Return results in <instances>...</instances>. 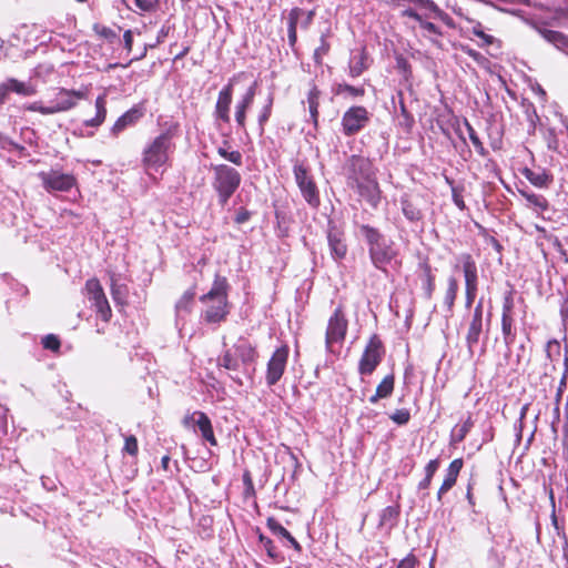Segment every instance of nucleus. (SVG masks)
<instances>
[{
  "mask_svg": "<svg viewBox=\"0 0 568 568\" xmlns=\"http://www.w3.org/2000/svg\"><path fill=\"white\" fill-rule=\"evenodd\" d=\"M257 359L256 347L245 337H240L217 357V366L225 368L234 383L242 386L241 375L252 377Z\"/></svg>",
  "mask_w": 568,
  "mask_h": 568,
  "instance_id": "nucleus-1",
  "label": "nucleus"
},
{
  "mask_svg": "<svg viewBox=\"0 0 568 568\" xmlns=\"http://www.w3.org/2000/svg\"><path fill=\"white\" fill-rule=\"evenodd\" d=\"M357 229L367 245L371 263L375 268L385 272L386 267L398 256L395 242L369 224H359Z\"/></svg>",
  "mask_w": 568,
  "mask_h": 568,
  "instance_id": "nucleus-2",
  "label": "nucleus"
},
{
  "mask_svg": "<svg viewBox=\"0 0 568 568\" xmlns=\"http://www.w3.org/2000/svg\"><path fill=\"white\" fill-rule=\"evenodd\" d=\"M174 149L175 145L171 130L160 133L148 142L142 151L141 159L145 173L148 175L163 173Z\"/></svg>",
  "mask_w": 568,
  "mask_h": 568,
  "instance_id": "nucleus-3",
  "label": "nucleus"
},
{
  "mask_svg": "<svg viewBox=\"0 0 568 568\" xmlns=\"http://www.w3.org/2000/svg\"><path fill=\"white\" fill-rule=\"evenodd\" d=\"M87 98V90H69L61 88L55 94V98L50 101L49 105H43L41 102L36 101L27 104L26 110L31 112H39L43 115H50L61 112H67L74 109L80 100Z\"/></svg>",
  "mask_w": 568,
  "mask_h": 568,
  "instance_id": "nucleus-4",
  "label": "nucleus"
},
{
  "mask_svg": "<svg viewBox=\"0 0 568 568\" xmlns=\"http://www.w3.org/2000/svg\"><path fill=\"white\" fill-rule=\"evenodd\" d=\"M212 186L217 194L219 204L224 206L239 189L242 181L241 174L226 164L212 165Z\"/></svg>",
  "mask_w": 568,
  "mask_h": 568,
  "instance_id": "nucleus-5",
  "label": "nucleus"
},
{
  "mask_svg": "<svg viewBox=\"0 0 568 568\" xmlns=\"http://www.w3.org/2000/svg\"><path fill=\"white\" fill-rule=\"evenodd\" d=\"M296 185L310 207L317 210L321 205L320 190L305 162L296 160L293 164Z\"/></svg>",
  "mask_w": 568,
  "mask_h": 568,
  "instance_id": "nucleus-6",
  "label": "nucleus"
},
{
  "mask_svg": "<svg viewBox=\"0 0 568 568\" xmlns=\"http://www.w3.org/2000/svg\"><path fill=\"white\" fill-rule=\"evenodd\" d=\"M491 322V313L488 312L486 320L484 321V300L480 298L478 303L476 304L471 318L468 324V329L466 333V345L468 348V352L470 354L474 353L475 347L479 343V338L481 333L484 332V328L486 327V332L489 331Z\"/></svg>",
  "mask_w": 568,
  "mask_h": 568,
  "instance_id": "nucleus-7",
  "label": "nucleus"
},
{
  "mask_svg": "<svg viewBox=\"0 0 568 568\" xmlns=\"http://www.w3.org/2000/svg\"><path fill=\"white\" fill-rule=\"evenodd\" d=\"M344 170L348 186L376 175L372 161L359 154L348 156Z\"/></svg>",
  "mask_w": 568,
  "mask_h": 568,
  "instance_id": "nucleus-8",
  "label": "nucleus"
},
{
  "mask_svg": "<svg viewBox=\"0 0 568 568\" xmlns=\"http://www.w3.org/2000/svg\"><path fill=\"white\" fill-rule=\"evenodd\" d=\"M84 295L90 306L94 308L97 316L103 322H109L112 316V311L99 280L90 278L85 282Z\"/></svg>",
  "mask_w": 568,
  "mask_h": 568,
  "instance_id": "nucleus-9",
  "label": "nucleus"
},
{
  "mask_svg": "<svg viewBox=\"0 0 568 568\" xmlns=\"http://www.w3.org/2000/svg\"><path fill=\"white\" fill-rule=\"evenodd\" d=\"M371 113L365 106L353 105L342 115L341 126L345 136H354L366 128L369 123Z\"/></svg>",
  "mask_w": 568,
  "mask_h": 568,
  "instance_id": "nucleus-10",
  "label": "nucleus"
},
{
  "mask_svg": "<svg viewBox=\"0 0 568 568\" xmlns=\"http://www.w3.org/2000/svg\"><path fill=\"white\" fill-rule=\"evenodd\" d=\"M39 178L43 189L49 193L69 192L72 187L77 186L78 183L73 174L53 169L48 172H40Z\"/></svg>",
  "mask_w": 568,
  "mask_h": 568,
  "instance_id": "nucleus-11",
  "label": "nucleus"
},
{
  "mask_svg": "<svg viewBox=\"0 0 568 568\" xmlns=\"http://www.w3.org/2000/svg\"><path fill=\"white\" fill-rule=\"evenodd\" d=\"M384 347L377 335H373L359 359L358 372L361 375H371L382 361Z\"/></svg>",
  "mask_w": 568,
  "mask_h": 568,
  "instance_id": "nucleus-12",
  "label": "nucleus"
},
{
  "mask_svg": "<svg viewBox=\"0 0 568 568\" xmlns=\"http://www.w3.org/2000/svg\"><path fill=\"white\" fill-rule=\"evenodd\" d=\"M288 355L290 348L287 345H282L273 352L266 365L265 382L267 386L272 387L281 381L286 369Z\"/></svg>",
  "mask_w": 568,
  "mask_h": 568,
  "instance_id": "nucleus-13",
  "label": "nucleus"
},
{
  "mask_svg": "<svg viewBox=\"0 0 568 568\" xmlns=\"http://www.w3.org/2000/svg\"><path fill=\"white\" fill-rule=\"evenodd\" d=\"M348 327V321L338 306L331 315L326 328L325 344L328 351L332 349L334 343H341L344 341Z\"/></svg>",
  "mask_w": 568,
  "mask_h": 568,
  "instance_id": "nucleus-14",
  "label": "nucleus"
},
{
  "mask_svg": "<svg viewBox=\"0 0 568 568\" xmlns=\"http://www.w3.org/2000/svg\"><path fill=\"white\" fill-rule=\"evenodd\" d=\"M203 304L205 310H203L201 318L206 324L217 325L224 322L230 313L227 300H210Z\"/></svg>",
  "mask_w": 568,
  "mask_h": 568,
  "instance_id": "nucleus-15",
  "label": "nucleus"
},
{
  "mask_svg": "<svg viewBox=\"0 0 568 568\" xmlns=\"http://www.w3.org/2000/svg\"><path fill=\"white\" fill-rule=\"evenodd\" d=\"M236 81V77L229 80V83L222 88L219 92L217 101L215 104V116L224 123H230V105L233 98V84Z\"/></svg>",
  "mask_w": 568,
  "mask_h": 568,
  "instance_id": "nucleus-16",
  "label": "nucleus"
},
{
  "mask_svg": "<svg viewBox=\"0 0 568 568\" xmlns=\"http://www.w3.org/2000/svg\"><path fill=\"white\" fill-rule=\"evenodd\" d=\"M327 243L331 256L334 261L339 262L345 258L347 245L342 230L329 224L327 230Z\"/></svg>",
  "mask_w": 568,
  "mask_h": 568,
  "instance_id": "nucleus-17",
  "label": "nucleus"
},
{
  "mask_svg": "<svg viewBox=\"0 0 568 568\" xmlns=\"http://www.w3.org/2000/svg\"><path fill=\"white\" fill-rule=\"evenodd\" d=\"M371 206L377 207L381 202V190L376 175L363 180L352 186Z\"/></svg>",
  "mask_w": 568,
  "mask_h": 568,
  "instance_id": "nucleus-18",
  "label": "nucleus"
},
{
  "mask_svg": "<svg viewBox=\"0 0 568 568\" xmlns=\"http://www.w3.org/2000/svg\"><path fill=\"white\" fill-rule=\"evenodd\" d=\"M457 261L465 277V290L478 291V271L477 264L469 253H462L457 256Z\"/></svg>",
  "mask_w": 568,
  "mask_h": 568,
  "instance_id": "nucleus-19",
  "label": "nucleus"
},
{
  "mask_svg": "<svg viewBox=\"0 0 568 568\" xmlns=\"http://www.w3.org/2000/svg\"><path fill=\"white\" fill-rule=\"evenodd\" d=\"M195 292L190 288L183 293L175 304V325L181 331L187 321L194 305Z\"/></svg>",
  "mask_w": 568,
  "mask_h": 568,
  "instance_id": "nucleus-20",
  "label": "nucleus"
},
{
  "mask_svg": "<svg viewBox=\"0 0 568 568\" xmlns=\"http://www.w3.org/2000/svg\"><path fill=\"white\" fill-rule=\"evenodd\" d=\"M256 87L257 82L254 81L241 100L237 101L235 105V121L240 129H245V121H246V111L251 108L253 104L255 94H256Z\"/></svg>",
  "mask_w": 568,
  "mask_h": 568,
  "instance_id": "nucleus-21",
  "label": "nucleus"
},
{
  "mask_svg": "<svg viewBox=\"0 0 568 568\" xmlns=\"http://www.w3.org/2000/svg\"><path fill=\"white\" fill-rule=\"evenodd\" d=\"M144 115L143 108L141 105H134L126 112H124L111 128V133L118 135L126 128L133 126Z\"/></svg>",
  "mask_w": 568,
  "mask_h": 568,
  "instance_id": "nucleus-22",
  "label": "nucleus"
},
{
  "mask_svg": "<svg viewBox=\"0 0 568 568\" xmlns=\"http://www.w3.org/2000/svg\"><path fill=\"white\" fill-rule=\"evenodd\" d=\"M189 419L194 420L196 424L201 436L204 440L209 442L210 445L216 446L217 442L214 436L212 423L209 418V416L203 412H194L190 417L185 418V422L187 423Z\"/></svg>",
  "mask_w": 568,
  "mask_h": 568,
  "instance_id": "nucleus-23",
  "label": "nucleus"
},
{
  "mask_svg": "<svg viewBox=\"0 0 568 568\" xmlns=\"http://www.w3.org/2000/svg\"><path fill=\"white\" fill-rule=\"evenodd\" d=\"M463 464L464 463H463L462 458H456L449 464V466L446 470L444 481L437 493V499L439 501L442 500L443 496L448 490H450L454 487V485L456 484L457 477L463 468Z\"/></svg>",
  "mask_w": 568,
  "mask_h": 568,
  "instance_id": "nucleus-24",
  "label": "nucleus"
},
{
  "mask_svg": "<svg viewBox=\"0 0 568 568\" xmlns=\"http://www.w3.org/2000/svg\"><path fill=\"white\" fill-rule=\"evenodd\" d=\"M229 283L226 277L215 275L211 290L200 297L202 303H207L210 300H227Z\"/></svg>",
  "mask_w": 568,
  "mask_h": 568,
  "instance_id": "nucleus-25",
  "label": "nucleus"
},
{
  "mask_svg": "<svg viewBox=\"0 0 568 568\" xmlns=\"http://www.w3.org/2000/svg\"><path fill=\"white\" fill-rule=\"evenodd\" d=\"M517 191H518L519 195L526 200V202H527L526 205L528 207L534 209L538 214H541L548 210L549 203H548V200L544 195L536 194L532 191H530L528 187H521V189L518 187Z\"/></svg>",
  "mask_w": 568,
  "mask_h": 568,
  "instance_id": "nucleus-26",
  "label": "nucleus"
},
{
  "mask_svg": "<svg viewBox=\"0 0 568 568\" xmlns=\"http://www.w3.org/2000/svg\"><path fill=\"white\" fill-rule=\"evenodd\" d=\"M559 27L568 28L566 22H558ZM536 31L549 43L554 44L556 48L560 49L564 47H568V36L555 31L549 30L542 27L534 26Z\"/></svg>",
  "mask_w": 568,
  "mask_h": 568,
  "instance_id": "nucleus-27",
  "label": "nucleus"
},
{
  "mask_svg": "<svg viewBox=\"0 0 568 568\" xmlns=\"http://www.w3.org/2000/svg\"><path fill=\"white\" fill-rule=\"evenodd\" d=\"M400 210L405 219L410 223H417L424 219V213L418 204L406 195L400 197Z\"/></svg>",
  "mask_w": 568,
  "mask_h": 568,
  "instance_id": "nucleus-28",
  "label": "nucleus"
},
{
  "mask_svg": "<svg viewBox=\"0 0 568 568\" xmlns=\"http://www.w3.org/2000/svg\"><path fill=\"white\" fill-rule=\"evenodd\" d=\"M395 386V377L393 374L386 375L383 381L377 385L376 392L368 398L371 404H376L379 399L388 398Z\"/></svg>",
  "mask_w": 568,
  "mask_h": 568,
  "instance_id": "nucleus-29",
  "label": "nucleus"
},
{
  "mask_svg": "<svg viewBox=\"0 0 568 568\" xmlns=\"http://www.w3.org/2000/svg\"><path fill=\"white\" fill-rule=\"evenodd\" d=\"M314 16V10L305 11L304 9L301 8H293L288 12L287 19H292L294 17V26L296 28L300 26L301 29L307 30L313 22Z\"/></svg>",
  "mask_w": 568,
  "mask_h": 568,
  "instance_id": "nucleus-30",
  "label": "nucleus"
},
{
  "mask_svg": "<svg viewBox=\"0 0 568 568\" xmlns=\"http://www.w3.org/2000/svg\"><path fill=\"white\" fill-rule=\"evenodd\" d=\"M524 176L537 187H548L552 182V176L545 170L534 171L528 168L523 170Z\"/></svg>",
  "mask_w": 568,
  "mask_h": 568,
  "instance_id": "nucleus-31",
  "label": "nucleus"
},
{
  "mask_svg": "<svg viewBox=\"0 0 568 568\" xmlns=\"http://www.w3.org/2000/svg\"><path fill=\"white\" fill-rule=\"evenodd\" d=\"M267 528L276 536L286 539L292 547L301 551L302 547L298 541L291 535V532L284 528L276 519L270 517L266 521Z\"/></svg>",
  "mask_w": 568,
  "mask_h": 568,
  "instance_id": "nucleus-32",
  "label": "nucleus"
},
{
  "mask_svg": "<svg viewBox=\"0 0 568 568\" xmlns=\"http://www.w3.org/2000/svg\"><path fill=\"white\" fill-rule=\"evenodd\" d=\"M348 68L352 78L359 77L368 68L367 55L364 50L352 54Z\"/></svg>",
  "mask_w": 568,
  "mask_h": 568,
  "instance_id": "nucleus-33",
  "label": "nucleus"
},
{
  "mask_svg": "<svg viewBox=\"0 0 568 568\" xmlns=\"http://www.w3.org/2000/svg\"><path fill=\"white\" fill-rule=\"evenodd\" d=\"M320 95L321 91L316 85H313L312 89L307 93V104L310 111L311 121L316 129L318 125V106H320Z\"/></svg>",
  "mask_w": 568,
  "mask_h": 568,
  "instance_id": "nucleus-34",
  "label": "nucleus"
},
{
  "mask_svg": "<svg viewBox=\"0 0 568 568\" xmlns=\"http://www.w3.org/2000/svg\"><path fill=\"white\" fill-rule=\"evenodd\" d=\"M418 26L423 30V36L425 38H427L434 45L438 48L442 47L440 37L443 36V32L439 27L426 19L420 21Z\"/></svg>",
  "mask_w": 568,
  "mask_h": 568,
  "instance_id": "nucleus-35",
  "label": "nucleus"
},
{
  "mask_svg": "<svg viewBox=\"0 0 568 568\" xmlns=\"http://www.w3.org/2000/svg\"><path fill=\"white\" fill-rule=\"evenodd\" d=\"M95 110V116L83 122L85 126L98 128L104 122L106 116V101L104 95L97 98Z\"/></svg>",
  "mask_w": 568,
  "mask_h": 568,
  "instance_id": "nucleus-36",
  "label": "nucleus"
},
{
  "mask_svg": "<svg viewBox=\"0 0 568 568\" xmlns=\"http://www.w3.org/2000/svg\"><path fill=\"white\" fill-rule=\"evenodd\" d=\"M399 516V506H387L379 514V526L392 529L396 524Z\"/></svg>",
  "mask_w": 568,
  "mask_h": 568,
  "instance_id": "nucleus-37",
  "label": "nucleus"
},
{
  "mask_svg": "<svg viewBox=\"0 0 568 568\" xmlns=\"http://www.w3.org/2000/svg\"><path fill=\"white\" fill-rule=\"evenodd\" d=\"M501 335L505 345L509 348L515 343L517 335L514 317L501 316Z\"/></svg>",
  "mask_w": 568,
  "mask_h": 568,
  "instance_id": "nucleus-38",
  "label": "nucleus"
},
{
  "mask_svg": "<svg viewBox=\"0 0 568 568\" xmlns=\"http://www.w3.org/2000/svg\"><path fill=\"white\" fill-rule=\"evenodd\" d=\"M11 90L21 97H32L37 93L36 87L31 82L19 81L16 78H9Z\"/></svg>",
  "mask_w": 568,
  "mask_h": 568,
  "instance_id": "nucleus-39",
  "label": "nucleus"
},
{
  "mask_svg": "<svg viewBox=\"0 0 568 568\" xmlns=\"http://www.w3.org/2000/svg\"><path fill=\"white\" fill-rule=\"evenodd\" d=\"M403 3H412L415 7H417L419 13L424 16V19H430L434 18V11L428 8V4L432 3L433 6H437L433 0H394L393 4L400 6Z\"/></svg>",
  "mask_w": 568,
  "mask_h": 568,
  "instance_id": "nucleus-40",
  "label": "nucleus"
},
{
  "mask_svg": "<svg viewBox=\"0 0 568 568\" xmlns=\"http://www.w3.org/2000/svg\"><path fill=\"white\" fill-rule=\"evenodd\" d=\"M464 125L466 128L468 138H469L471 144L474 145L475 150L477 151V153L483 158L487 156L488 151L484 146V143L481 142V140L479 139L475 129L473 128V125L469 123V121L467 119H464Z\"/></svg>",
  "mask_w": 568,
  "mask_h": 568,
  "instance_id": "nucleus-41",
  "label": "nucleus"
},
{
  "mask_svg": "<svg viewBox=\"0 0 568 568\" xmlns=\"http://www.w3.org/2000/svg\"><path fill=\"white\" fill-rule=\"evenodd\" d=\"M126 8L135 12H151L155 9L159 0H123Z\"/></svg>",
  "mask_w": 568,
  "mask_h": 568,
  "instance_id": "nucleus-42",
  "label": "nucleus"
},
{
  "mask_svg": "<svg viewBox=\"0 0 568 568\" xmlns=\"http://www.w3.org/2000/svg\"><path fill=\"white\" fill-rule=\"evenodd\" d=\"M273 102H274V95H273V93H270L266 98L265 104L261 109L258 116H257L260 134L264 133V126H265L266 122L270 120V116L272 114Z\"/></svg>",
  "mask_w": 568,
  "mask_h": 568,
  "instance_id": "nucleus-43",
  "label": "nucleus"
},
{
  "mask_svg": "<svg viewBox=\"0 0 568 568\" xmlns=\"http://www.w3.org/2000/svg\"><path fill=\"white\" fill-rule=\"evenodd\" d=\"M458 292V282L455 277H449L447 282V290L444 297V304L447 306L448 312L453 311L455 300Z\"/></svg>",
  "mask_w": 568,
  "mask_h": 568,
  "instance_id": "nucleus-44",
  "label": "nucleus"
},
{
  "mask_svg": "<svg viewBox=\"0 0 568 568\" xmlns=\"http://www.w3.org/2000/svg\"><path fill=\"white\" fill-rule=\"evenodd\" d=\"M335 93L338 95H345L346 98H361L365 94V90L362 87H354L347 83H339L335 88Z\"/></svg>",
  "mask_w": 568,
  "mask_h": 568,
  "instance_id": "nucleus-45",
  "label": "nucleus"
},
{
  "mask_svg": "<svg viewBox=\"0 0 568 568\" xmlns=\"http://www.w3.org/2000/svg\"><path fill=\"white\" fill-rule=\"evenodd\" d=\"M473 427V420L470 417H468L460 426H456L450 435V442L453 444L462 443L466 435L469 433V430Z\"/></svg>",
  "mask_w": 568,
  "mask_h": 568,
  "instance_id": "nucleus-46",
  "label": "nucleus"
},
{
  "mask_svg": "<svg viewBox=\"0 0 568 568\" xmlns=\"http://www.w3.org/2000/svg\"><path fill=\"white\" fill-rule=\"evenodd\" d=\"M424 276H423V288L427 298H430L433 292L435 290V277L432 274V268L428 264L423 265Z\"/></svg>",
  "mask_w": 568,
  "mask_h": 568,
  "instance_id": "nucleus-47",
  "label": "nucleus"
},
{
  "mask_svg": "<svg viewBox=\"0 0 568 568\" xmlns=\"http://www.w3.org/2000/svg\"><path fill=\"white\" fill-rule=\"evenodd\" d=\"M465 22L466 26L460 27L459 29L463 33H465L468 37L476 36L477 33L485 29L479 21L471 19L470 17H465Z\"/></svg>",
  "mask_w": 568,
  "mask_h": 568,
  "instance_id": "nucleus-48",
  "label": "nucleus"
},
{
  "mask_svg": "<svg viewBox=\"0 0 568 568\" xmlns=\"http://www.w3.org/2000/svg\"><path fill=\"white\" fill-rule=\"evenodd\" d=\"M398 95H399V111H400V116L403 119L399 121V124L402 126H405L407 130H410L414 124V118L408 112V110L404 103L403 93L398 92Z\"/></svg>",
  "mask_w": 568,
  "mask_h": 568,
  "instance_id": "nucleus-49",
  "label": "nucleus"
},
{
  "mask_svg": "<svg viewBox=\"0 0 568 568\" xmlns=\"http://www.w3.org/2000/svg\"><path fill=\"white\" fill-rule=\"evenodd\" d=\"M217 153L219 155H221L223 159H225L226 161L235 164V165H242L243 163V155L240 151H229L227 149L225 148H222L220 146L217 149Z\"/></svg>",
  "mask_w": 568,
  "mask_h": 568,
  "instance_id": "nucleus-50",
  "label": "nucleus"
},
{
  "mask_svg": "<svg viewBox=\"0 0 568 568\" xmlns=\"http://www.w3.org/2000/svg\"><path fill=\"white\" fill-rule=\"evenodd\" d=\"M488 568H504L505 557L496 549L490 548L487 554Z\"/></svg>",
  "mask_w": 568,
  "mask_h": 568,
  "instance_id": "nucleus-51",
  "label": "nucleus"
},
{
  "mask_svg": "<svg viewBox=\"0 0 568 568\" xmlns=\"http://www.w3.org/2000/svg\"><path fill=\"white\" fill-rule=\"evenodd\" d=\"M427 4H428V8H430L434 11V19L440 20L449 29L457 28V24L455 23V21L445 11H443L438 6H433L432 3H427Z\"/></svg>",
  "mask_w": 568,
  "mask_h": 568,
  "instance_id": "nucleus-52",
  "label": "nucleus"
},
{
  "mask_svg": "<svg viewBox=\"0 0 568 568\" xmlns=\"http://www.w3.org/2000/svg\"><path fill=\"white\" fill-rule=\"evenodd\" d=\"M427 4H428V8H430L434 11V19L440 20L449 29L457 28V24L455 23V21L445 11H443L438 6H433L432 3H427Z\"/></svg>",
  "mask_w": 568,
  "mask_h": 568,
  "instance_id": "nucleus-53",
  "label": "nucleus"
},
{
  "mask_svg": "<svg viewBox=\"0 0 568 568\" xmlns=\"http://www.w3.org/2000/svg\"><path fill=\"white\" fill-rule=\"evenodd\" d=\"M258 540L263 545V547L270 558H272V559L278 558V552L276 551V547L274 546L272 539L264 536L263 534H260Z\"/></svg>",
  "mask_w": 568,
  "mask_h": 568,
  "instance_id": "nucleus-54",
  "label": "nucleus"
},
{
  "mask_svg": "<svg viewBox=\"0 0 568 568\" xmlns=\"http://www.w3.org/2000/svg\"><path fill=\"white\" fill-rule=\"evenodd\" d=\"M389 418L397 425H406L410 419V413L406 408L396 409Z\"/></svg>",
  "mask_w": 568,
  "mask_h": 568,
  "instance_id": "nucleus-55",
  "label": "nucleus"
},
{
  "mask_svg": "<svg viewBox=\"0 0 568 568\" xmlns=\"http://www.w3.org/2000/svg\"><path fill=\"white\" fill-rule=\"evenodd\" d=\"M42 346L45 349L58 352L60 349L61 343L58 336L48 334L42 338Z\"/></svg>",
  "mask_w": 568,
  "mask_h": 568,
  "instance_id": "nucleus-56",
  "label": "nucleus"
},
{
  "mask_svg": "<svg viewBox=\"0 0 568 568\" xmlns=\"http://www.w3.org/2000/svg\"><path fill=\"white\" fill-rule=\"evenodd\" d=\"M560 343L556 339L548 341L546 344V356L548 359L554 361L560 355Z\"/></svg>",
  "mask_w": 568,
  "mask_h": 568,
  "instance_id": "nucleus-57",
  "label": "nucleus"
},
{
  "mask_svg": "<svg viewBox=\"0 0 568 568\" xmlns=\"http://www.w3.org/2000/svg\"><path fill=\"white\" fill-rule=\"evenodd\" d=\"M329 51V43L325 40V37H321V44L314 51V61L317 64L322 63V59Z\"/></svg>",
  "mask_w": 568,
  "mask_h": 568,
  "instance_id": "nucleus-58",
  "label": "nucleus"
},
{
  "mask_svg": "<svg viewBox=\"0 0 568 568\" xmlns=\"http://www.w3.org/2000/svg\"><path fill=\"white\" fill-rule=\"evenodd\" d=\"M11 93H13V91L11 90L10 79L8 78L0 83V106L8 102Z\"/></svg>",
  "mask_w": 568,
  "mask_h": 568,
  "instance_id": "nucleus-59",
  "label": "nucleus"
},
{
  "mask_svg": "<svg viewBox=\"0 0 568 568\" xmlns=\"http://www.w3.org/2000/svg\"><path fill=\"white\" fill-rule=\"evenodd\" d=\"M293 19L294 17L287 19V39L291 48H294L297 41V28L294 26Z\"/></svg>",
  "mask_w": 568,
  "mask_h": 568,
  "instance_id": "nucleus-60",
  "label": "nucleus"
},
{
  "mask_svg": "<svg viewBox=\"0 0 568 568\" xmlns=\"http://www.w3.org/2000/svg\"><path fill=\"white\" fill-rule=\"evenodd\" d=\"M475 37L480 40L478 42V45L481 47V48L483 47L491 45L495 42H497V39L494 36L488 34V33L485 32V29L481 30L479 33H477Z\"/></svg>",
  "mask_w": 568,
  "mask_h": 568,
  "instance_id": "nucleus-61",
  "label": "nucleus"
},
{
  "mask_svg": "<svg viewBox=\"0 0 568 568\" xmlns=\"http://www.w3.org/2000/svg\"><path fill=\"white\" fill-rule=\"evenodd\" d=\"M513 308H514V300H513L511 293H508L504 297L501 316L513 317V315H511Z\"/></svg>",
  "mask_w": 568,
  "mask_h": 568,
  "instance_id": "nucleus-62",
  "label": "nucleus"
},
{
  "mask_svg": "<svg viewBox=\"0 0 568 568\" xmlns=\"http://www.w3.org/2000/svg\"><path fill=\"white\" fill-rule=\"evenodd\" d=\"M124 450L132 456L136 455L138 440L134 436H129L125 438Z\"/></svg>",
  "mask_w": 568,
  "mask_h": 568,
  "instance_id": "nucleus-63",
  "label": "nucleus"
},
{
  "mask_svg": "<svg viewBox=\"0 0 568 568\" xmlns=\"http://www.w3.org/2000/svg\"><path fill=\"white\" fill-rule=\"evenodd\" d=\"M416 562V557L413 554H409L398 562L396 568H415Z\"/></svg>",
  "mask_w": 568,
  "mask_h": 568,
  "instance_id": "nucleus-64",
  "label": "nucleus"
}]
</instances>
